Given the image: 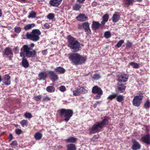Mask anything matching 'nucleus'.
<instances>
[{"label":"nucleus","instance_id":"f03ea898","mask_svg":"<svg viewBox=\"0 0 150 150\" xmlns=\"http://www.w3.org/2000/svg\"><path fill=\"white\" fill-rule=\"evenodd\" d=\"M68 57L72 63L74 65H78L85 62L86 58L77 53H71L68 55Z\"/></svg>","mask_w":150,"mask_h":150},{"label":"nucleus","instance_id":"ddd939ff","mask_svg":"<svg viewBox=\"0 0 150 150\" xmlns=\"http://www.w3.org/2000/svg\"><path fill=\"white\" fill-rule=\"evenodd\" d=\"M142 141L147 144H150V134H147L141 138Z\"/></svg>","mask_w":150,"mask_h":150},{"label":"nucleus","instance_id":"4468645a","mask_svg":"<svg viewBox=\"0 0 150 150\" xmlns=\"http://www.w3.org/2000/svg\"><path fill=\"white\" fill-rule=\"evenodd\" d=\"M47 76V73L45 71L40 72L38 74V79L39 80H45Z\"/></svg>","mask_w":150,"mask_h":150},{"label":"nucleus","instance_id":"20e7f679","mask_svg":"<svg viewBox=\"0 0 150 150\" xmlns=\"http://www.w3.org/2000/svg\"><path fill=\"white\" fill-rule=\"evenodd\" d=\"M41 34V33L39 30L35 29L33 30L31 32H27L26 36L28 39L34 42H37L39 40V36Z\"/></svg>","mask_w":150,"mask_h":150},{"label":"nucleus","instance_id":"680f3d73","mask_svg":"<svg viewBox=\"0 0 150 150\" xmlns=\"http://www.w3.org/2000/svg\"><path fill=\"white\" fill-rule=\"evenodd\" d=\"M2 13L1 10L0 9V17H1L2 16Z\"/></svg>","mask_w":150,"mask_h":150},{"label":"nucleus","instance_id":"09e8293b","mask_svg":"<svg viewBox=\"0 0 150 150\" xmlns=\"http://www.w3.org/2000/svg\"><path fill=\"white\" fill-rule=\"evenodd\" d=\"M42 97L41 95L35 96H34V99L37 100H41Z\"/></svg>","mask_w":150,"mask_h":150},{"label":"nucleus","instance_id":"ea45409f","mask_svg":"<svg viewBox=\"0 0 150 150\" xmlns=\"http://www.w3.org/2000/svg\"><path fill=\"white\" fill-rule=\"evenodd\" d=\"M54 14L52 13H49L47 16V18L49 20L53 19L54 18Z\"/></svg>","mask_w":150,"mask_h":150},{"label":"nucleus","instance_id":"37998d69","mask_svg":"<svg viewBox=\"0 0 150 150\" xmlns=\"http://www.w3.org/2000/svg\"><path fill=\"white\" fill-rule=\"evenodd\" d=\"M124 43V41L122 40H121L118 42L116 46L118 48L120 47Z\"/></svg>","mask_w":150,"mask_h":150},{"label":"nucleus","instance_id":"bb28decb","mask_svg":"<svg viewBox=\"0 0 150 150\" xmlns=\"http://www.w3.org/2000/svg\"><path fill=\"white\" fill-rule=\"evenodd\" d=\"M35 25L34 23L28 24L25 26L24 28L25 30H28L34 27Z\"/></svg>","mask_w":150,"mask_h":150},{"label":"nucleus","instance_id":"6e6d98bb","mask_svg":"<svg viewBox=\"0 0 150 150\" xmlns=\"http://www.w3.org/2000/svg\"><path fill=\"white\" fill-rule=\"evenodd\" d=\"M13 137L12 135L11 134H10L9 137V142L11 141V140L13 139Z\"/></svg>","mask_w":150,"mask_h":150},{"label":"nucleus","instance_id":"3c124183","mask_svg":"<svg viewBox=\"0 0 150 150\" xmlns=\"http://www.w3.org/2000/svg\"><path fill=\"white\" fill-rule=\"evenodd\" d=\"M59 90L62 92H64L66 90V89L64 86H61L59 87Z\"/></svg>","mask_w":150,"mask_h":150},{"label":"nucleus","instance_id":"dca6fc26","mask_svg":"<svg viewBox=\"0 0 150 150\" xmlns=\"http://www.w3.org/2000/svg\"><path fill=\"white\" fill-rule=\"evenodd\" d=\"M128 76L126 74H121L119 77L118 81L120 82H126L128 79Z\"/></svg>","mask_w":150,"mask_h":150},{"label":"nucleus","instance_id":"6e6552de","mask_svg":"<svg viewBox=\"0 0 150 150\" xmlns=\"http://www.w3.org/2000/svg\"><path fill=\"white\" fill-rule=\"evenodd\" d=\"M88 90L83 87L79 86L74 90L73 91V94L74 96H78L81 94L87 93Z\"/></svg>","mask_w":150,"mask_h":150},{"label":"nucleus","instance_id":"bf43d9fd","mask_svg":"<svg viewBox=\"0 0 150 150\" xmlns=\"http://www.w3.org/2000/svg\"><path fill=\"white\" fill-rule=\"evenodd\" d=\"M100 103V102L97 101L96 102V103H95L93 105V107L94 108H96L97 105L99 103Z\"/></svg>","mask_w":150,"mask_h":150},{"label":"nucleus","instance_id":"f257e3e1","mask_svg":"<svg viewBox=\"0 0 150 150\" xmlns=\"http://www.w3.org/2000/svg\"><path fill=\"white\" fill-rule=\"evenodd\" d=\"M34 46V44L33 43L30 44V45H24L21 49L20 56L22 57L25 55L28 58L35 57L36 56V51L33 50V48Z\"/></svg>","mask_w":150,"mask_h":150},{"label":"nucleus","instance_id":"052dcab7","mask_svg":"<svg viewBox=\"0 0 150 150\" xmlns=\"http://www.w3.org/2000/svg\"><path fill=\"white\" fill-rule=\"evenodd\" d=\"M82 27L81 25L79 24L78 25V28L79 29H81Z\"/></svg>","mask_w":150,"mask_h":150},{"label":"nucleus","instance_id":"7c9ffc66","mask_svg":"<svg viewBox=\"0 0 150 150\" xmlns=\"http://www.w3.org/2000/svg\"><path fill=\"white\" fill-rule=\"evenodd\" d=\"M131 66L133 68L138 69L139 67V65L134 62H131L129 63L128 66Z\"/></svg>","mask_w":150,"mask_h":150},{"label":"nucleus","instance_id":"8fccbe9b","mask_svg":"<svg viewBox=\"0 0 150 150\" xmlns=\"http://www.w3.org/2000/svg\"><path fill=\"white\" fill-rule=\"evenodd\" d=\"M132 46V43L129 41H127L126 45V47L127 48H130Z\"/></svg>","mask_w":150,"mask_h":150},{"label":"nucleus","instance_id":"9d476101","mask_svg":"<svg viewBox=\"0 0 150 150\" xmlns=\"http://www.w3.org/2000/svg\"><path fill=\"white\" fill-rule=\"evenodd\" d=\"M133 144L132 146V149L133 150H138L139 149L141 148V145L137 142L135 139H132V140Z\"/></svg>","mask_w":150,"mask_h":150},{"label":"nucleus","instance_id":"f8f14e48","mask_svg":"<svg viewBox=\"0 0 150 150\" xmlns=\"http://www.w3.org/2000/svg\"><path fill=\"white\" fill-rule=\"evenodd\" d=\"M62 0H50L49 4L50 6L57 7L61 3Z\"/></svg>","mask_w":150,"mask_h":150},{"label":"nucleus","instance_id":"b1692460","mask_svg":"<svg viewBox=\"0 0 150 150\" xmlns=\"http://www.w3.org/2000/svg\"><path fill=\"white\" fill-rule=\"evenodd\" d=\"M102 26L101 24H100L98 22L93 21L92 24L93 29H96L98 28L100 26Z\"/></svg>","mask_w":150,"mask_h":150},{"label":"nucleus","instance_id":"4c0bfd02","mask_svg":"<svg viewBox=\"0 0 150 150\" xmlns=\"http://www.w3.org/2000/svg\"><path fill=\"white\" fill-rule=\"evenodd\" d=\"M124 97L122 95H119L116 98L118 102H121L123 100Z\"/></svg>","mask_w":150,"mask_h":150},{"label":"nucleus","instance_id":"49530a36","mask_svg":"<svg viewBox=\"0 0 150 150\" xmlns=\"http://www.w3.org/2000/svg\"><path fill=\"white\" fill-rule=\"evenodd\" d=\"M24 116L26 118L30 119L32 117V115L30 113L26 112L24 114Z\"/></svg>","mask_w":150,"mask_h":150},{"label":"nucleus","instance_id":"a19ab883","mask_svg":"<svg viewBox=\"0 0 150 150\" xmlns=\"http://www.w3.org/2000/svg\"><path fill=\"white\" fill-rule=\"evenodd\" d=\"M14 31L17 33H19L21 31V28L19 27H16L14 28Z\"/></svg>","mask_w":150,"mask_h":150},{"label":"nucleus","instance_id":"13d9d810","mask_svg":"<svg viewBox=\"0 0 150 150\" xmlns=\"http://www.w3.org/2000/svg\"><path fill=\"white\" fill-rule=\"evenodd\" d=\"M85 1V0H77V1L79 3L82 4Z\"/></svg>","mask_w":150,"mask_h":150},{"label":"nucleus","instance_id":"7ed1b4c3","mask_svg":"<svg viewBox=\"0 0 150 150\" xmlns=\"http://www.w3.org/2000/svg\"><path fill=\"white\" fill-rule=\"evenodd\" d=\"M68 47L71 51L74 52H77L81 50V44L75 38L70 35L67 37Z\"/></svg>","mask_w":150,"mask_h":150},{"label":"nucleus","instance_id":"5fc2aeb1","mask_svg":"<svg viewBox=\"0 0 150 150\" xmlns=\"http://www.w3.org/2000/svg\"><path fill=\"white\" fill-rule=\"evenodd\" d=\"M42 53L43 55H46L47 53V50H43L42 51Z\"/></svg>","mask_w":150,"mask_h":150},{"label":"nucleus","instance_id":"4d7b16f0","mask_svg":"<svg viewBox=\"0 0 150 150\" xmlns=\"http://www.w3.org/2000/svg\"><path fill=\"white\" fill-rule=\"evenodd\" d=\"M44 26L47 28H49L50 27V25L47 23H45L44 25Z\"/></svg>","mask_w":150,"mask_h":150},{"label":"nucleus","instance_id":"864d4df0","mask_svg":"<svg viewBox=\"0 0 150 150\" xmlns=\"http://www.w3.org/2000/svg\"><path fill=\"white\" fill-rule=\"evenodd\" d=\"M144 128L145 129V130L146 131H149V130H150V126L149 127L146 125L144 126Z\"/></svg>","mask_w":150,"mask_h":150},{"label":"nucleus","instance_id":"e2e57ef3","mask_svg":"<svg viewBox=\"0 0 150 150\" xmlns=\"http://www.w3.org/2000/svg\"><path fill=\"white\" fill-rule=\"evenodd\" d=\"M22 132H16V133L18 135H19L21 134Z\"/></svg>","mask_w":150,"mask_h":150},{"label":"nucleus","instance_id":"603ef678","mask_svg":"<svg viewBox=\"0 0 150 150\" xmlns=\"http://www.w3.org/2000/svg\"><path fill=\"white\" fill-rule=\"evenodd\" d=\"M99 136L98 135H94L93 136V137L91 139V140L93 142L95 141V139H97L99 138Z\"/></svg>","mask_w":150,"mask_h":150},{"label":"nucleus","instance_id":"2f4dec72","mask_svg":"<svg viewBox=\"0 0 150 150\" xmlns=\"http://www.w3.org/2000/svg\"><path fill=\"white\" fill-rule=\"evenodd\" d=\"M36 13L32 11L29 13V15L28 16V18H35L36 17Z\"/></svg>","mask_w":150,"mask_h":150},{"label":"nucleus","instance_id":"5701e85b","mask_svg":"<svg viewBox=\"0 0 150 150\" xmlns=\"http://www.w3.org/2000/svg\"><path fill=\"white\" fill-rule=\"evenodd\" d=\"M109 18V15L108 14L104 15L102 17V21L101 22V24L102 26H103L108 21Z\"/></svg>","mask_w":150,"mask_h":150},{"label":"nucleus","instance_id":"aec40b11","mask_svg":"<svg viewBox=\"0 0 150 150\" xmlns=\"http://www.w3.org/2000/svg\"><path fill=\"white\" fill-rule=\"evenodd\" d=\"M120 18V15L117 13H115L113 15L112 18V21L114 23L117 22Z\"/></svg>","mask_w":150,"mask_h":150},{"label":"nucleus","instance_id":"393cba45","mask_svg":"<svg viewBox=\"0 0 150 150\" xmlns=\"http://www.w3.org/2000/svg\"><path fill=\"white\" fill-rule=\"evenodd\" d=\"M76 147L75 144L72 143L67 145V150H76Z\"/></svg>","mask_w":150,"mask_h":150},{"label":"nucleus","instance_id":"79ce46f5","mask_svg":"<svg viewBox=\"0 0 150 150\" xmlns=\"http://www.w3.org/2000/svg\"><path fill=\"white\" fill-rule=\"evenodd\" d=\"M104 37L106 38H110L111 36V34L109 31H106L104 33Z\"/></svg>","mask_w":150,"mask_h":150},{"label":"nucleus","instance_id":"c03bdc74","mask_svg":"<svg viewBox=\"0 0 150 150\" xmlns=\"http://www.w3.org/2000/svg\"><path fill=\"white\" fill-rule=\"evenodd\" d=\"M50 98L49 97L46 96L44 97L42 101L43 102H47L50 101Z\"/></svg>","mask_w":150,"mask_h":150},{"label":"nucleus","instance_id":"39448f33","mask_svg":"<svg viewBox=\"0 0 150 150\" xmlns=\"http://www.w3.org/2000/svg\"><path fill=\"white\" fill-rule=\"evenodd\" d=\"M110 118L109 117L105 116L100 122H97L93 125L92 128V130H99L104 127L106 125L109 124Z\"/></svg>","mask_w":150,"mask_h":150},{"label":"nucleus","instance_id":"e433bc0d","mask_svg":"<svg viewBox=\"0 0 150 150\" xmlns=\"http://www.w3.org/2000/svg\"><path fill=\"white\" fill-rule=\"evenodd\" d=\"M144 107L146 109H148L149 107H150V102L149 101V100H147L145 102Z\"/></svg>","mask_w":150,"mask_h":150},{"label":"nucleus","instance_id":"69168bd1","mask_svg":"<svg viewBox=\"0 0 150 150\" xmlns=\"http://www.w3.org/2000/svg\"><path fill=\"white\" fill-rule=\"evenodd\" d=\"M12 57L11 56H10L9 57V60H12V57Z\"/></svg>","mask_w":150,"mask_h":150},{"label":"nucleus","instance_id":"774afa93","mask_svg":"<svg viewBox=\"0 0 150 150\" xmlns=\"http://www.w3.org/2000/svg\"><path fill=\"white\" fill-rule=\"evenodd\" d=\"M8 150H13V149L10 148L8 149Z\"/></svg>","mask_w":150,"mask_h":150},{"label":"nucleus","instance_id":"1a4fd4ad","mask_svg":"<svg viewBox=\"0 0 150 150\" xmlns=\"http://www.w3.org/2000/svg\"><path fill=\"white\" fill-rule=\"evenodd\" d=\"M143 97L142 95L135 96L132 101L133 105L136 107L139 106L142 103Z\"/></svg>","mask_w":150,"mask_h":150},{"label":"nucleus","instance_id":"2eb2a0df","mask_svg":"<svg viewBox=\"0 0 150 150\" xmlns=\"http://www.w3.org/2000/svg\"><path fill=\"white\" fill-rule=\"evenodd\" d=\"M11 77L8 74L5 75L4 79L2 80L3 83L6 85L8 86L11 83Z\"/></svg>","mask_w":150,"mask_h":150},{"label":"nucleus","instance_id":"a18cd8bd","mask_svg":"<svg viewBox=\"0 0 150 150\" xmlns=\"http://www.w3.org/2000/svg\"><path fill=\"white\" fill-rule=\"evenodd\" d=\"M100 74H95L93 77V79L96 80L100 79Z\"/></svg>","mask_w":150,"mask_h":150},{"label":"nucleus","instance_id":"de8ad7c7","mask_svg":"<svg viewBox=\"0 0 150 150\" xmlns=\"http://www.w3.org/2000/svg\"><path fill=\"white\" fill-rule=\"evenodd\" d=\"M14 52L16 54H17L19 52V47H15L13 49Z\"/></svg>","mask_w":150,"mask_h":150},{"label":"nucleus","instance_id":"0eeeda50","mask_svg":"<svg viewBox=\"0 0 150 150\" xmlns=\"http://www.w3.org/2000/svg\"><path fill=\"white\" fill-rule=\"evenodd\" d=\"M92 92L93 94H97V95L94 97V98L95 99H100L101 98V96L103 93L102 89L96 86H94L92 88Z\"/></svg>","mask_w":150,"mask_h":150},{"label":"nucleus","instance_id":"a211bd4d","mask_svg":"<svg viewBox=\"0 0 150 150\" xmlns=\"http://www.w3.org/2000/svg\"><path fill=\"white\" fill-rule=\"evenodd\" d=\"M48 74L52 78L53 81L57 80L58 79L57 75L53 71H50L48 72Z\"/></svg>","mask_w":150,"mask_h":150},{"label":"nucleus","instance_id":"f704fd0d","mask_svg":"<svg viewBox=\"0 0 150 150\" xmlns=\"http://www.w3.org/2000/svg\"><path fill=\"white\" fill-rule=\"evenodd\" d=\"M10 145L13 148H16L18 146V143L16 141H13L11 142Z\"/></svg>","mask_w":150,"mask_h":150},{"label":"nucleus","instance_id":"f3484780","mask_svg":"<svg viewBox=\"0 0 150 150\" xmlns=\"http://www.w3.org/2000/svg\"><path fill=\"white\" fill-rule=\"evenodd\" d=\"M82 26L85 30V31L88 33H90L91 30L89 28V23L87 22H85L82 23Z\"/></svg>","mask_w":150,"mask_h":150},{"label":"nucleus","instance_id":"0e129e2a","mask_svg":"<svg viewBox=\"0 0 150 150\" xmlns=\"http://www.w3.org/2000/svg\"><path fill=\"white\" fill-rule=\"evenodd\" d=\"M18 1L22 2H24L25 1V0H18Z\"/></svg>","mask_w":150,"mask_h":150},{"label":"nucleus","instance_id":"c756f323","mask_svg":"<svg viewBox=\"0 0 150 150\" xmlns=\"http://www.w3.org/2000/svg\"><path fill=\"white\" fill-rule=\"evenodd\" d=\"M34 138L36 140L40 139L42 137V134L39 132H37L34 135Z\"/></svg>","mask_w":150,"mask_h":150},{"label":"nucleus","instance_id":"c85d7f7f","mask_svg":"<svg viewBox=\"0 0 150 150\" xmlns=\"http://www.w3.org/2000/svg\"><path fill=\"white\" fill-rule=\"evenodd\" d=\"M54 70L56 72L61 74L64 73L65 71V69L63 67H57L54 69Z\"/></svg>","mask_w":150,"mask_h":150},{"label":"nucleus","instance_id":"473e14b6","mask_svg":"<svg viewBox=\"0 0 150 150\" xmlns=\"http://www.w3.org/2000/svg\"><path fill=\"white\" fill-rule=\"evenodd\" d=\"M55 90L54 87L52 86H48L46 88L47 91L49 92H53Z\"/></svg>","mask_w":150,"mask_h":150},{"label":"nucleus","instance_id":"a878e982","mask_svg":"<svg viewBox=\"0 0 150 150\" xmlns=\"http://www.w3.org/2000/svg\"><path fill=\"white\" fill-rule=\"evenodd\" d=\"M123 1L124 5L127 7L132 5L134 2V0H123Z\"/></svg>","mask_w":150,"mask_h":150},{"label":"nucleus","instance_id":"c9c22d12","mask_svg":"<svg viewBox=\"0 0 150 150\" xmlns=\"http://www.w3.org/2000/svg\"><path fill=\"white\" fill-rule=\"evenodd\" d=\"M20 123L23 126H27L28 125V121L26 120H23L20 122Z\"/></svg>","mask_w":150,"mask_h":150},{"label":"nucleus","instance_id":"58836bf2","mask_svg":"<svg viewBox=\"0 0 150 150\" xmlns=\"http://www.w3.org/2000/svg\"><path fill=\"white\" fill-rule=\"evenodd\" d=\"M117 96V94L116 93H113V94L110 95L108 97V98L109 100H112L113 99L116 98Z\"/></svg>","mask_w":150,"mask_h":150},{"label":"nucleus","instance_id":"4be33fe9","mask_svg":"<svg viewBox=\"0 0 150 150\" xmlns=\"http://www.w3.org/2000/svg\"><path fill=\"white\" fill-rule=\"evenodd\" d=\"M88 17L84 14H80L76 17L77 20L79 21H83L87 19Z\"/></svg>","mask_w":150,"mask_h":150},{"label":"nucleus","instance_id":"338daca9","mask_svg":"<svg viewBox=\"0 0 150 150\" xmlns=\"http://www.w3.org/2000/svg\"><path fill=\"white\" fill-rule=\"evenodd\" d=\"M15 131H16H16H21L20 129H18V130H16Z\"/></svg>","mask_w":150,"mask_h":150},{"label":"nucleus","instance_id":"6ab92c4d","mask_svg":"<svg viewBox=\"0 0 150 150\" xmlns=\"http://www.w3.org/2000/svg\"><path fill=\"white\" fill-rule=\"evenodd\" d=\"M126 88V86L121 84L119 85L118 84L117 88H116V91L119 93H122Z\"/></svg>","mask_w":150,"mask_h":150},{"label":"nucleus","instance_id":"cd10ccee","mask_svg":"<svg viewBox=\"0 0 150 150\" xmlns=\"http://www.w3.org/2000/svg\"><path fill=\"white\" fill-rule=\"evenodd\" d=\"M77 139L74 137H70L66 139L67 142L74 143H75L77 140Z\"/></svg>","mask_w":150,"mask_h":150},{"label":"nucleus","instance_id":"412c9836","mask_svg":"<svg viewBox=\"0 0 150 150\" xmlns=\"http://www.w3.org/2000/svg\"><path fill=\"white\" fill-rule=\"evenodd\" d=\"M24 56H23V58L22 60V65L24 67L27 68L29 67V64L27 60L25 58Z\"/></svg>","mask_w":150,"mask_h":150},{"label":"nucleus","instance_id":"9b49d317","mask_svg":"<svg viewBox=\"0 0 150 150\" xmlns=\"http://www.w3.org/2000/svg\"><path fill=\"white\" fill-rule=\"evenodd\" d=\"M3 54L6 56H11L13 57V54L12 49L9 47H6L3 51Z\"/></svg>","mask_w":150,"mask_h":150},{"label":"nucleus","instance_id":"72a5a7b5","mask_svg":"<svg viewBox=\"0 0 150 150\" xmlns=\"http://www.w3.org/2000/svg\"><path fill=\"white\" fill-rule=\"evenodd\" d=\"M81 8V5L77 4H74L73 6V10L75 11L79 10Z\"/></svg>","mask_w":150,"mask_h":150},{"label":"nucleus","instance_id":"423d86ee","mask_svg":"<svg viewBox=\"0 0 150 150\" xmlns=\"http://www.w3.org/2000/svg\"><path fill=\"white\" fill-rule=\"evenodd\" d=\"M60 115L63 116L65 118L64 120L66 122L68 121L73 114V111L71 109H66L63 108L59 110Z\"/></svg>","mask_w":150,"mask_h":150}]
</instances>
